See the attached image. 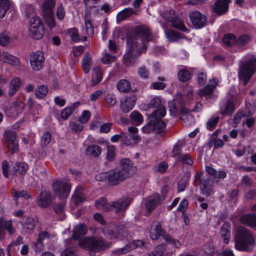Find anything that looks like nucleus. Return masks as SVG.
Wrapping results in <instances>:
<instances>
[{
  "mask_svg": "<svg viewBox=\"0 0 256 256\" xmlns=\"http://www.w3.org/2000/svg\"><path fill=\"white\" fill-rule=\"evenodd\" d=\"M136 38H128V50L124 57V62L127 66H132L136 58L144 52L148 41L152 40L149 29L145 26H136L134 28Z\"/></svg>",
  "mask_w": 256,
  "mask_h": 256,
  "instance_id": "nucleus-1",
  "label": "nucleus"
},
{
  "mask_svg": "<svg viewBox=\"0 0 256 256\" xmlns=\"http://www.w3.org/2000/svg\"><path fill=\"white\" fill-rule=\"evenodd\" d=\"M52 188L55 196L62 200L60 204L54 205L53 208L58 214L62 213L64 208L65 200L70 194L71 189L70 184L64 178L56 180L52 183Z\"/></svg>",
  "mask_w": 256,
  "mask_h": 256,
  "instance_id": "nucleus-2",
  "label": "nucleus"
},
{
  "mask_svg": "<svg viewBox=\"0 0 256 256\" xmlns=\"http://www.w3.org/2000/svg\"><path fill=\"white\" fill-rule=\"evenodd\" d=\"M235 248L240 251H250L255 244L253 235L244 227L238 226L234 237Z\"/></svg>",
  "mask_w": 256,
  "mask_h": 256,
  "instance_id": "nucleus-3",
  "label": "nucleus"
},
{
  "mask_svg": "<svg viewBox=\"0 0 256 256\" xmlns=\"http://www.w3.org/2000/svg\"><path fill=\"white\" fill-rule=\"evenodd\" d=\"M79 246L90 250L100 251L112 246V242H108L102 238L90 237L81 239L78 242Z\"/></svg>",
  "mask_w": 256,
  "mask_h": 256,
  "instance_id": "nucleus-4",
  "label": "nucleus"
},
{
  "mask_svg": "<svg viewBox=\"0 0 256 256\" xmlns=\"http://www.w3.org/2000/svg\"><path fill=\"white\" fill-rule=\"evenodd\" d=\"M130 203V200L124 198L117 202H112V204H109L106 202L104 198H100L95 202V206L99 210L105 211L114 210L116 212H118L126 209Z\"/></svg>",
  "mask_w": 256,
  "mask_h": 256,
  "instance_id": "nucleus-5",
  "label": "nucleus"
},
{
  "mask_svg": "<svg viewBox=\"0 0 256 256\" xmlns=\"http://www.w3.org/2000/svg\"><path fill=\"white\" fill-rule=\"evenodd\" d=\"M256 70V59L252 57L240 64L238 74L239 79L246 85Z\"/></svg>",
  "mask_w": 256,
  "mask_h": 256,
  "instance_id": "nucleus-6",
  "label": "nucleus"
},
{
  "mask_svg": "<svg viewBox=\"0 0 256 256\" xmlns=\"http://www.w3.org/2000/svg\"><path fill=\"white\" fill-rule=\"evenodd\" d=\"M28 30L30 36L34 39L40 40L43 37L44 27L40 16L35 15L30 18Z\"/></svg>",
  "mask_w": 256,
  "mask_h": 256,
  "instance_id": "nucleus-7",
  "label": "nucleus"
},
{
  "mask_svg": "<svg viewBox=\"0 0 256 256\" xmlns=\"http://www.w3.org/2000/svg\"><path fill=\"white\" fill-rule=\"evenodd\" d=\"M102 233L106 238L111 240H123L126 232L118 224H108L102 230Z\"/></svg>",
  "mask_w": 256,
  "mask_h": 256,
  "instance_id": "nucleus-8",
  "label": "nucleus"
},
{
  "mask_svg": "<svg viewBox=\"0 0 256 256\" xmlns=\"http://www.w3.org/2000/svg\"><path fill=\"white\" fill-rule=\"evenodd\" d=\"M54 0H44L41 6L42 14L47 25L51 28L55 27L56 24L53 16L52 10L54 6Z\"/></svg>",
  "mask_w": 256,
  "mask_h": 256,
  "instance_id": "nucleus-9",
  "label": "nucleus"
},
{
  "mask_svg": "<svg viewBox=\"0 0 256 256\" xmlns=\"http://www.w3.org/2000/svg\"><path fill=\"white\" fill-rule=\"evenodd\" d=\"M4 139L8 148L12 153H14L18 150V144L16 140V132L12 130H8L4 134Z\"/></svg>",
  "mask_w": 256,
  "mask_h": 256,
  "instance_id": "nucleus-10",
  "label": "nucleus"
},
{
  "mask_svg": "<svg viewBox=\"0 0 256 256\" xmlns=\"http://www.w3.org/2000/svg\"><path fill=\"white\" fill-rule=\"evenodd\" d=\"M218 83V81L216 78L210 80L208 84L202 89L200 90L198 92V94L200 96H206L210 98H215L216 96L212 94L213 92L216 88Z\"/></svg>",
  "mask_w": 256,
  "mask_h": 256,
  "instance_id": "nucleus-11",
  "label": "nucleus"
},
{
  "mask_svg": "<svg viewBox=\"0 0 256 256\" xmlns=\"http://www.w3.org/2000/svg\"><path fill=\"white\" fill-rule=\"evenodd\" d=\"M108 172V184L110 186L116 185L125 179L124 174H122L120 168H116Z\"/></svg>",
  "mask_w": 256,
  "mask_h": 256,
  "instance_id": "nucleus-12",
  "label": "nucleus"
},
{
  "mask_svg": "<svg viewBox=\"0 0 256 256\" xmlns=\"http://www.w3.org/2000/svg\"><path fill=\"white\" fill-rule=\"evenodd\" d=\"M44 60V54L40 51L34 52L30 57V66L35 70H39L42 68Z\"/></svg>",
  "mask_w": 256,
  "mask_h": 256,
  "instance_id": "nucleus-13",
  "label": "nucleus"
},
{
  "mask_svg": "<svg viewBox=\"0 0 256 256\" xmlns=\"http://www.w3.org/2000/svg\"><path fill=\"white\" fill-rule=\"evenodd\" d=\"M118 168L120 170L122 174H124L126 178L134 174L136 170V168L134 166L132 162L127 158L121 160L120 166Z\"/></svg>",
  "mask_w": 256,
  "mask_h": 256,
  "instance_id": "nucleus-14",
  "label": "nucleus"
},
{
  "mask_svg": "<svg viewBox=\"0 0 256 256\" xmlns=\"http://www.w3.org/2000/svg\"><path fill=\"white\" fill-rule=\"evenodd\" d=\"M190 18L194 26L198 28H202L206 22V16L198 11L190 13Z\"/></svg>",
  "mask_w": 256,
  "mask_h": 256,
  "instance_id": "nucleus-15",
  "label": "nucleus"
},
{
  "mask_svg": "<svg viewBox=\"0 0 256 256\" xmlns=\"http://www.w3.org/2000/svg\"><path fill=\"white\" fill-rule=\"evenodd\" d=\"M121 136V142L126 146H133L141 140L140 136L138 134H132L127 132H122Z\"/></svg>",
  "mask_w": 256,
  "mask_h": 256,
  "instance_id": "nucleus-16",
  "label": "nucleus"
},
{
  "mask_svg": "<svg viewBox=\"0 0 256 256\" xmlns=\"http://www.w3.org/2000/svg\"><path fill=\"white\" fill-rule=\"evenodd\" d=\"M231 0H218L214 5V10L218 15H222L228 12Z\"/></svg>",
  "mask_w": 256,
  "mask_h": 256,
  "instance_id": "nucleus-17",
  "label": "nucleus"
},
{
  "mask_svg": "<svg viewBox=\"0 0 256 256\" xmlns=\"http://www.w3.org/2000/svg\"><path fill=\"white\" fill-rule=\"evenodd\" d=\"M160 196L158 194H154L148 196L145 200L146 208L147 211L150 212L154 210L160 202Z\"/></svg>",
  "mask_w": 256,
  "mask_h": 256,
  "instance_id": "nucleus-18",
  "label": "nucleus"
},
{
  "mask_svg": "<svg viewBox=\"0 0 256 256\" xmlns=\"http://www.w3.org/2000/svg\"><path fill=\"white\" fill-rule=\"evenodd\" d=\"M52 202V198L49 192L44 190L40 193L38 204L42 208H46L49 206Z\"/></svg>",
  "mask_w": 256,
  "mask_h": 256,
  "instance_id": "nucleus-19",
  "label": "nucleus"
},
{
  "mask_svg": "<svg viewBox=\"0 0 256 256\" xmlns=\"http://www.w3.org/2000/svg\"><path fill=\"white\" fill-rule=\"evenodd\" d=\"M135 103V98L134 96L126 98L121 101L120 110L124 112L127 113L134 108Z\"/></svg>",
  "mask_w": 256,
  "mask_h": 256,
  "instance_id": "nucleus-20",
  "label": "nucleus"
},
{
  "mask_svg": "<svg viewBox=\"0 0 256 256\" xmlns=\"http://www.w3.org/2000/svg\"><path fill=\"white\" fill-rule=\"evenodd\" d=\"M0 60L13 66H18L20 64L18 58L6 52H2Z\"/></svg>",
  "mask_w": 256,
  "mask_h": 256,
  "instance_id": "nucleus-21",
  "label": "nucleus"
},
{
  "mask_svg": "<svg viewBox=\"0 0 256 256\" xmlns=\"http://www.w3.org/2000/svg\"><path fill=\"white\" fill-rule=\"evenodd\" d=\"M213 181L208 178H204L200 182V189L203 194L209 195L212 192Z\"/></svg>",
  "mask_w": 256,
  "mask_h": 256,
  "instance_id": "nucleus-22",
  "label": "nucleus"
},
{
  "mask_svg": "<svg viewBox=\"0 0 256 256\" xmlns=\"http://www.w3.org/2000/svg\"><path fill=\"white\" fill-rule=\"evenodd\" d=\"M240 222L242 224L250 226H256V215L248 214L242 215L240 218Z\"/></svg>",
  "mask_w": 256,
  "mask_h": 256,
  "instance_id": "nucleus-23",
  "label": "nucleus"
},
{
  "mask_svg": "<svg viewBox=\"0 0 256 256\" xmlns=\"http://www.w3.org/2000/svg\"><path fill=\"white\" fill-rule=\"evenodd\" d=\"M102 78V72L101 68L98 66L94 68L92 73V86H94L98 84L101 82Z\"/></svg>",
  "mask_w": 256,
  "mask_h": 256,
  "instance_id": "nucleus-24",
  "label": "nucleus"
},
{
  "mask_svg": "<svg viewBox=\"0 0 256 256\" xmlns=\"http://www.w3.org/2000/svg\"><path fill=\"white\" fill-rule=\"evenodd\" d=\"M162 230L160 224L158 222L154 223L151 226L150 231V238L152 240H156L162 234Z\"/></svg>",
  "mask_w": 256,
  "mask_h": 256,
  "instance_id": "nucleus-25",
  "label": "nucleus"
},
{
  "mask_svg": "<svg viewBox=\"0 0 256 256\" xmlns=\"http://www.w3.org/2000/svg\"><path fill=\"white\" fill-rule=\"evenodd\" d=\"M86 200V196L80 187L76 188L74 193L72 197V202L76 205H78Z\"/></svg>",
  "mask_w": 256,
  "mask_h": 256,
  "instance_id": "nucleus-26",
  "label": "nucleus"
},
{
  "mask_svg": "<svg viewBox=\"0 0 256 256\" xmlns=\"http://www.w3.org/2000/svg\"><path fill=\"white\" fill-rule=\"evenodd\" d=\"M166 114V110L162 106H160L156 109L150 116H148L149 120H162Z\"/></svg>",
  "mask_w": 256,
  "mask_h": 256,
  "instance_id": "nucleus-27",
  "label": "nucleus"
},
{
  "mask_svg": "<svg viewBox=\"0 0 256 256\" xmlns=\"http://www.w3.org/2000/svg\"><path fill=\"white\" fill-rule=\"evenodd\" d=\"M22 84V82L20 78L16 77L12 79L10 82L8 90V94L14 96Z\"/></svg>",
  "mask_w": 256,
  "mask_h": 256,
  "instance_id": "nucleus-28",
  "label": "nucleus"
},
{
  "mask_svg": "<svg viewBox=\"0 0 256 256\" xmlns=\"http://www.w3.org/2000/svg\"><path fill=\"white\" fill-rule=\"evenodd\" d=\"M88 231L87 226L84 224H80L76 226L73 230V238L78 240L81 236L84 235Z\"/></svg>",
  "mask_w": 256,
  "mask_h": 256,
  "instance_id": "nucleus-29",
  "label": "nucleus"
},
{
  "mask_svg": "<svg viewBox=\"0 0 256 256\" xmlns=\"http://www.w3.org/2000/svg\"><path fill=\"white\" fill-rule=\"evenodd\" d=\"M235 110L233 102L228 100L224 106L220 107V113L222 115H231Z\"/></svg>",
  "mask_w": 256,
  "mask_h": 256,
  "instance_id": "nucleus-30",
  "label": "nucleus"
},
{
  "mask_svg": "<svg viewBox=\"0 0 256 256\" xmlns=\"http://www.w3.org/2000/svg\"><path fill=\"white\" fill-rule=\"evenodd\" d=\"M186 144L184 140H182L178 141L174 144L172 150V157L178 160L182 155L180 154L182 148Z\"/></svg>",
  "mask_w": 256,
  "mask_h": 256,
  "instance_id": "nucleus-31",
  "label": "nucleus"
},
{
  "mask_svg": "<svg viewBox=\"0 0 256 256\" xmlns=\"http://www.w3.org/2000/svg\"><path fill=\"white\" fill-rule=\"evenodd\" d=\"M230 224L225 222L221 227L220 234L224 238V242L226 244L229 242L230 238Z\"/></svg>",
  "mask_w": 256,
  "mask_h": 256,
  "instance_id": "nucleus-32",
  "label": "nucleus"
},
{
  "mask_svg": "<svg viewBox=\"0 0 256 256\" xmlns=\"http://www.w3.org/2000/svg\"><path fill=\"white\" fill-rule=\"evenodd\" d=\"M92 64V59L89 54H86L82 60V65L84 72L88 74Z\"/></svg>",
  "mask_w": 256,
  "mask_h": 256,
  "instance_id": "nucleus-33",
  "label": "nucleus"
},
{
  "mask_svg": "<svg viewBox=\"0 0 256 256\" xmlns=\"http://www.w3.org/2000/svg\"><path fill=\"white\" fill-rule=\"evenodd\" d=\"M3 226L4 228L10 235L14 234L16 232V229L12 226V221L11 220H5L3 218H0V226Z\"/></svg>",
  "mask_w": 256,
  "mask_h": 256,
  "instance_id": "nucleus-34",
  "label": "nucleus"
},
{
  "mask_svg": "<svg viewBox=\"0 0 256 256\" xmlns=\"http://www.w3.org/2000/svg\"><path fill=\"white\" fill-rule=\"evenodd\" d=\"M102 150L100 146L96 144L89 146L86 148V154L94 158L98 157L102 152Z\"/></svg>",
  "mask_w": 256,
  "mask_h": 256,
  "instance_id": "nucleus-35",
  "label": "nucleus"
},
{
  "mask_svg": "<svg viewBox=\"0 0 256 256\" xmlns=\"http://www.w3.org/2000/svg\"><path fill=\"white\" fill-rule=\"evenodd\" d=\"M35 226V222L33 218H28L23 225V231L24 232L30 234L33 232Z\"/></svg>",
  "mask_w": 256,
  "mask_h": 256,
  "instance_id": "nucleus-36",
  "label": "nucleus"
},
{
  "mask_svg": "<svg viewBox=\"0 0 256 256\" xmlns=\"http://www.w3.org/2000/svg\"><path fill=\"white\" fill-rule=\"evenodd\" d=\"M79 104L78 102H76L72 106L64 109L61 112L62 118L64 120H66L76 109Z\"/></svg>",
  "mask_w": 256,
  "mask_h": 256,
  "instance_id": "nucleus-37",
  "label": "nucleus"
},
{
  "mask_svg": "<svg viewBox=\"0 0 256 256\" xmlns=\"http://www.w3.org/2000/svg\"><path fill=\"white\" fill-rule=\"evenodd\" d=\"M166 245L160 244L156 246L148 256H164L166 254Z\"/></svg>",
  "mask_w": 256,
  "mask_h": 256,
  "instance_id": "nucleus-38",
  "label": "nucleus"
},
{
  "mask_svg": "<svg viewBox=\"0 0 256 256\" xmlns=\"http://www.w3.org/2000/svg\"><path fill=\"white\" fill-rule=\"evenodd\" d=\"M164 31L166 38L170 41H176L180 38H183L180 33L174 30H170L166 31V30L164 28Z\"/></svg>",
  "mask_w": 256,
  "mask_h": 256,
  "instance_id": "nucleus-39",
  "label": "nucleus"
},
{
  "mask_svg": "<svg viewBox=\"0 0 256 256\" xmlns=\"http://www.w3.org/2000/svg\"><path fill=\"white\" fill-rule=\"evenodd\" d=\"M9 0H0V18H4L10 6Z\"/></svg>",
  "mask_w": 256,
  "mask_h": 256,
  "instance_id": "nucleus-40",
  "label": "nucleus"
},
{
  "mask_svg": "<svg viewBox=\"0 0 256 256\" xmlns=\"http://www.w3.org/2000/svg\"><path fill=\"white\" fill-rule=\"evenodd\" d=\"M224 44L228 46H231L236 44V38L235 36L232 34H226L222 40Z\"/></svg>",
  "mask_w": 256,
  "mask_h": 256,
  "instance_id": "nucleus-41",
  "label": "nucleus"
},
{
  "mask_svg": "<svg viewBox=\"0 0 256 256\" xmlns=\"http://www.w3.org/2000/svg\"><path fill=\"white\" fill-rule=\"evenodd\" d=\"M117 88L120 92H127L130 89V82L126 80H120L117 84Z\"/></svg>",
  "mask_w": 256,
  "mask_h": 256,
  "instance_id": "nucleus-42",
  "label": "nucleus"
},
{
  "mask_svg": "<svg viewBox=\"0 0 256 256\" xmlns=\"http://www.w3.org/2000/svg\"><path fill=\"white\" fill-rule=\"evenodd\" d=\"M130 118L136 126H139L144 121L142 115L136 110H134L130 114Z\"/></svg>",
  "mask_w": 256,
  "mask_h": 256,
  "instance_id": "nucleus-43",
  "label": "nucleus"
},
{
  "mask_svg": "<svg viewBox=\"0 0 256 256\" xmlns=\"http://www.w3.org/2000/svg\"><path fill=\"white\" fill-rule=\"evenodd\" d=\"M134 12L132 8H128L124 9L117 14V19L119 20H123L126 18L131 16Z\"/></svg>",
  "mask_w": 256,
  "mask_h": 256,
  "instance_id": "nucleus-44",
  "label": "nucleus"
},
{
  "mask_svg": "<svg viewBox=\"0 0 256 256\" xmlns=\"http://www.w3.org/2000/svg\"><path fill=\"white\" fill-rule=\"evenodd\" d=\"M173 27L180 30L184 32H186L187 28L184 26V22L178 18H172L171 21Z\"/></svg>",
  "mask_w": 256,
  "mask_h": 256,
  "instance_id": "nucleus-45",
  "label": "nucleus"
},
{
  "mask_svg": "<svg viewBox=\"0 0 256 256\" xmlns=\"http://www.w3.org/2000/svg\"><path fill=\"white\" fill-rule=\"evenodd\" d=\"M48 92L47 86L42 85L38 86L35 90V96L38 98H44Z\"/></svg>",
  "mask_w": 256,
  "mask_h": 256,
  "instance_id": "nucleus-46",
  "label": "nucleus"
},
{
  "mask_svg": "<svg viewBox=\"0 0 256 256\" xmlns=\"http://www.w3.org/2000/svg\"><path fill=\"white\" fill-rule=\"evenodd\" d=\"M154 131L160 133L164 130L166 124L162 120H152Z\"/></svg>",
  "mask_w": 256,
  "mask_h": 256,
  "instance_id": "nucleus-47",
  "label": "nucleus"
},
{
  "mask_svg": "<svg viewBox=\"0 0 256 256\" xmlns=\"http://www.w3.org/2000/svg\"><path fill=\"white\" fill-rule=\"evenodd\" d=\"M164 240L167 242L168 244H171L175 248H179L181 246V243L178 240L172 238L170 235H163Z\"/></svg>",
  "mask_w": 256,
  "mask_h": 256,
  "instance_id": "nucleus-48",
  "label": "nucleus"
},
{
  "mask_svg": "<svg viewBox=\"0 0 256 256\" xmlns=\"http://www.w3.org/2000/svg\"><path fill=\"white\" fill-rule=\"evenodd\" d=\"M130 252V248L126 244L122 248H115L112 252V254L113 256H120L122 254H126Z\"/></svg>",
  "mask_w": 256,
  "mask_h": 256,
  "instance_id": "nucleus-49",
  "label": "nucleus"
},
{
  "mask_svg": "<svg viewBox=\"0 0 256 256\" xmlns=\"http://www.w3.org/2000/svg\"><path fill=\"white\" fill-rule=\"evenodd\" d=\"M28 168V166L26 163L16 164L13 168L14 172H18L20 174H24L26 173Z\"/></svg>",
  "mask_w": 256,
  "mask_h": 256,
  "instance_id": "nucleus-50",
  "label": "nucleus"
},
{
  "mask_svg": "<svg viewBox=\"0 0 256 256\" xmlns=\"http://www.w3.org/2000/svg\"><path fill=\"white\" fill-rule=\"evenodd\" d=\"M178 76L180 80L186 82L190 78V73L188 70L182 68L178 71Z\"/></svg>",
  "mask_w": 256,
  "mask_h": 256,
  "instance_id": "nucleus-51",
  "label": "nucleus"
},
{
  "mask_svg": "<svg viewBox=\"0 0 256 256\" xmlns=\"http://www.w3.org/2000/svg\"><path fill=\"white\" fill-rule=\"evenodd\" d=\"M12 196L16 204H18V199L19 198H27L30 197L29 194L26 191L22 190L17 192L15 190L12 191Z\"/></svg>",
  "mask_w": 256,
  "mask_h": 256,
  "instance_id": "nucleus-52",
  "label": "nucleus"
},
{
  "mask_svg": "<svg viewBox=\"0 0 256 256\" xmlns=\"http://www.w3.org/2000/svg\"><path fill=\"white\" fill-rule=\"evenodd\" d=\"M10 38L8 32H4L0 34V44L6 46L10 42Z\"/></svg>",
  "mask_w": 256,
  "mask_h": 256,
  "instance_id": "nucleus-53",
  "label": "nucleus"
},
{
  "mask_svg": "<svg viewBox=\"0 0 256 256\" xmlns=\"http://www.w3.org/2000/svg\"><path fill=\"white\" fill-rule=\"evenodd\" d=\"M178 160L190 166H192L194 163L192 158L188 154L182 155Z\"/></svg>",
  "mask_w": 256,
  "mask_h": 256,
  "instance_id": "nucleus-54",
  "label": "nucleus"
},
{
  "mask_svg": "<svg viewBox=\"0 0 256 256\" xmlns=\"http://www.w3.org/2000/svg\"><path fill=\"white\" fill-rule=\"evenodd\" d=\"M168 168V164L166 162H162L156 165L154 170L155 172L162 173L164 172L167 170Z\"/></svg>",
  "mask_w": 256,
  "mask_h": 256,
  "instance_id": "nucleus-55",
  "label": "nucleus"
},
{
  "mask_svg": "<svg viewBox=\"0 0 256 256\" xmlns=\"http://www.w3.org/2000/svg\"><path fill=\"white\" fill-rule=\"evenodd\" d=\"M250 38L248 35H242L236 39V45L242 46L246 44L250 40Z\"/></svg>",
  "mask_w": 256,
  "mask_h": 256,
  "instance_id": "nucleus-56",
  "label": "nucleus"
},
{
  "mask_svg": "<svg viewBox=\"0 0 256 256\" xmlns=\"http://www.w3.org/2000/svg\"><path fill=\"white\" fill-rule=\"evenodd\" d=\"M245 116V114L241 111H238L234 116L232 120V124L234 126L236 127L238 124L240 122L242 118Z\"/></svg>",
  "mask_w": 256,
  "mask_h": 256,
  "instance_id": "nucleus-57",
  "label": "nucleus"
},
{
  "mask_svg": "<svg viewBox=\"0 0 256 256\" xmlns=\"http://www.w3.org/2000/svg\"><path fill=\"white\" fill-rule=\"evenodd\" d=\"M116 154V149L114 146H109L107 148L106 158L109 160H114Z\"/></svg>",
  "mask_w": 256,
  "mask_h": 256,
  "instance_id": "nucleus-58",
  "label": "nucleus"
},
{
  "mask_svg": "<svg viewBox=\"0 0 256 256\" xmlns=\"http://www.w3.org/2000/svg\"><path fill=\"white\" fill-rule=\"evenodd\" d=\"M150 122L147 124L142 127L141 130L143 133L149 134L154 131L153 123L152 120H149Z\"/></svg>",
  "mask_w": 256,
  "mask_h": 256,
  "instance_id": "nucleus-59",
  "label": "nucleus"
},
{
  "mask_svg": "<svg viewBox=\"0 0 256 256\" xmlns=\"http://www.w3.org/2000/svg\"><path fill=\"white\" fill-rule=\"evenodd\" d=\"M50 238V234L46 231H42L40 232L37 240L36 244H42V241L48 239Z\"/></svg>",
  "mask_w": 256,
  "mask_h": 256,
  "instance_id": "nucleus-60",
  "label": "nucleus"
},
{
  "mask_svg": "<svg viewBox=\"0 0 256 256\" xmlns=\"http://www.w3.org/2000/svg\"><path fill=\"white\" fill-rule=\"evenodd\" d=\"M90 111L85 110L82 112V113L79 118V121L81 124L86 123L90 119Z\"/></svg>",
  "mask_w": 256,
  "mask_h": 256,
  "instance_id": "nucleus-61",
  "label": "nucleus"
},
{
  "mask_svg": "<svg viewBox=\"0 0 256 256\" xmlns=\"http://www.w3.org/2000/svg\"><path fill=\"white\" fill-rule=\"evenodd\" d=\"M68 35L71 37L72 40L75 42L79 40V35L78 30L75 28H72L68 31Z\"/></svg>",
  "mask_w": 256,
  "mask_h": 256,
  "instance_id": "nucleus-62",
  "label": "nucleus"
},
{
  "mask_svg": "<svg viewBox=\"0 0 256 256\" xmlns=\"http://www.w3.org/2000/svg\"><path fill=\"white\" fill-rule=\"evenodd\" d=\"M218 120L219 118L218 116H214L210 119L207 122L208 128L210 130H213L218 124Z\"/></svg>",
  "mask_w": 256,
  "mask_h": 256,
  "instance_id": "nucleus-63",
  "label": "nucleus"
},
{
  "mask_svg": "<svg viewBox=\"0 0 256 256\" xmlns=\"http://www.w3.org/2000/svg\"><path fill=\"white\" fill-rule=\"evenodd\" d=\"M77 254L74 248L66 249L61 254V256H76Z\"/></svg>",
  "mask_w": 256,
  "mask_h": 256,
  "instance_id": "nucleus-64",
  "label": "nucleus"
}]
</instances>
